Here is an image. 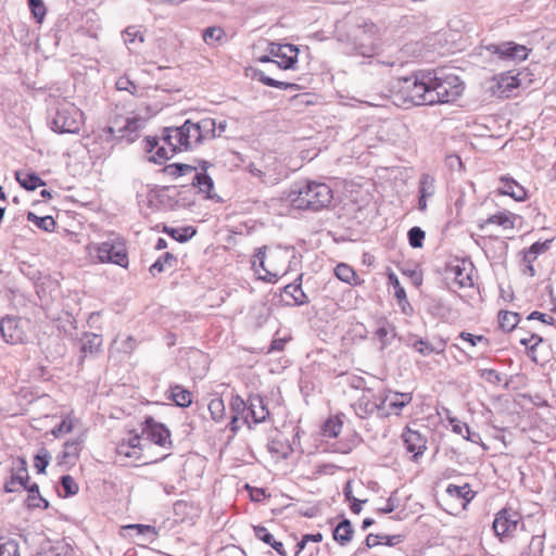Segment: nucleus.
<instances>
[{
  "instance_id": "obj_1",
  "label": "nucleus",
  "mask_w": 556,
  "mask_h": 556,
  "mask_svg": "<svg viewBox=\"0 0 556 556\" xmlns=\"http://www.w3.org/2000/svg\"><path fill=\"white\" fill-rule=\"evenodd\" d=\"M214 138H216V121L214 118L205 117L198 122L186 119L181 126L163 129L160 139L163 146L150 160L162 163L169 160L177 152L194 150Z\"/></svg>"
},
{
  "instance_id": "obj_2",
  "label": "nucleus",
  "mask_w": 556,
  "mask_h": 556,
  "mask_svg": "<svg viewBox=\"0 0 556 556\" xmlns=\"http://www.w3.org/2000/svg\"><path fill=\"white\" fill-rule=\"evenodd\" d=\"M287 200L294 208L317 212L329 207L333 191L324 182H298L288 191Z\"/></svg>"
},
{
  "instance_id": "obj_3",
  "label": "nucleus",
  "mask_w": 556,
  "mask_h": 556,
  "mask_svg": "<svg viewBox=\"0 0 556 556\" xmlns=\"http://www.w3.org/2000/svg\"><path fill=\"white\" fill-rule=\"evenodd\" d=\"M350 37L357 54L371 59L377 52V26L365 18H358L350 29Z\"/></svg>"
},
{
  "instance_id": "obj_4",
  "label": "nucleus",
  "mask_w": 556,
  "mask_h": 556,
  "mask_svg": "<svg viewBox=\"0 0 556 556\" xmlns=\"http://www.w3.org/2000/svg\"><path fill=\"white\" fill-rule=\"evenodd\" d=\"M49 125L58 134H77L83 125V112L73 103L59 102L50 116Z\"/></svg>"
},
{
  "instance_id": "obj_5",
  "label": "nucleus",
  "mask_w": 556,
  "mask_h": 556,
  "mask_svg": "<svg viewBox=\"0 0 556 556\" xmlns=\"http://www.w3.org/2000/svg\"><path fill=\"white\" fill-rule=\"evenodd\" d=\"M431 76L426 74H416L405 77L399 93L403 98L404 103L412 105H431L430 98Z\"/></svg>"
},
{
  "instance_id": "obj_6",
  "label": "nucleus",
  "mask_w": 556,
  "mask_h": 556,
  "mask_svg": "<svg viewBox=\"0 0 556 556\" xmlns=\"http://www.w3.org/2000/svg\"><path fill=\"white\" fill-rule=\"evenodd\" d=\"M464 86L456 75L445 77H431L430 98L431 105L455 101L463 92Z\"/></svg>"
},
{
  "instance_id": "obj_7",
  "label": "nucleus",
  "mask_w": 556,
  "mask_h": 556,
  "mask_svg": "<svg viewBox=\"0 0 556 556\" xmlns=\"http://www.w3.org/2000/svg\"><path fill=\"white\" fill-rule=\"evenodd\" d=\"M100 263H113L121 267L128 266V255L123 240L110 239L92 248Z\"/></svg>"
},
{
  "instance_id": "obj_8",
  "label": "nucleus",
  "mask_w": 556,
  "mask_h": 556,
  "mask_svg": "<svg viewBox=\"0 0 556 556\" xmlns=\"http://www.w3.org/2000/svg\"><path fill=\"white\" fill-rule=\"evenodd\" d=\"M143 124L144 121L139 116L127 117L123 121L115 119L104 131L108 139H126L127 142H134Z\"/></svg>"
},
{
  "instance_id": "obj_9",
  "label": "nucleus",
  "mask_w": 556,
  "mask_h": 556,
  "mask_svg": "<svg viewBox=\"0 0 556 556\" xmlns=\"http://www.w3.org/2000/svg\"><path fill=\"white\" fill-rule=\"evenodd\" d=\"M386 400H382L381 393H375L372 390H365L357 401L353 404L355 414L362 418H368L377 413L381 417V412L384 409Z\"/></svg>"
},
{
  "instance_id": "obj_10",
  "label": "nucleus",
  "mask_w": 556,
  "mask_h": 556,
  "mask_svg": "<svg viewBox=\"0 0 556 556\" xmlns=\"http://www.w3.org/2000/svg\"><path fill=\"white\" fill-rule=\"evenodd\" d=\"M142 435L163 448L169 450L173 447L169 429L165 425L155 421L151 416L144 419Z\"/></svg>"
},
{
  "instance_id": "obj_11",
  "label": "nucleus",
  "mask_w": 556,
  "mask_h": 556,
  "mask_svg": "<svg viewBox=\"0 0 556 556\" xmlns=\"http://www.w3.org/2000/svg\"><path fill=\"white\" fill-rule=\"evenodd\" d=\"M522 526L521 516L511 508H503L496 514L493 521V530L500 538L509 536Z\"/></svg>"
},
{
  "instance_id": "obj_12",
  "label": "nucleus",
  "mask_w": 556,
  "mask_h": 556,
  "mask_svg": "<svg viewBox=\"0 0 556 556\" xmlns=\"http://www.w3.org/2000/svg\"><path fill=\"white\" fill-rule=\"evenodd\" d=\"M267 51L271 59H278L274 60V63L281 70H293L298 62L299 49L294 45L269 42Z\"/></svg>"
},
{
  "instance_id": "obj_13",
  "label": "nucleus",
  "mask_w": 556,
  "mask_h": 556,
  "mask_svg": "<svg viewBox=\"0 0 556 556\" xmlns=\"http://www.w3.org/2000/svg\"><path fill=\"white\" fill-rule=\"evenodd\" d=\"M27 320L15 317H4L0 321V332L3 340L10 344H17L25 342Z\"/></svg>"
},
{
  "instance_id": "obj_14",
  "label": "nucleus",
  "mask_w": 556,
  "mask_h": 556,
  "mask_svg": "<svg viewBox=\"0 0 556 556\" xmlns=\"http://www.w3.org/2000/svg\"><path fill=\"white\" fill-rule=\"evenodd\" d=\"M486 50L492 54H496L500 60L520 62L528 56V49L515 42L491 43L486 46Z\"/></svg>"
},
{
  "instance_id": "obj_15",
  "label": "nucleus",
  "mask_w": 556,
  "mask_h": 556,
  "mask_svg": "<svg viewBox=\"0 0 556 556\" xmlns=\"http://www.w3.org/2000/svg\"><path fill=\"white\" fill-rule=\"evenodd\" d=\"M402 440L406 451L412 454V459L417 462L427 450V439L418 431L406 428L402 433Z\"/></svg>"
},
{
  "instance_id": "obj_16",
  "label": "nucleus",
  "mask_w": 556,
  "mask_h": 556,
  "mask_svg": "<svg viewBox=\"0 0 556 556\" xmlns=\"http://www.w3.org/2000/svg\"><path fill=\"white\" fill-rule=\"evenodd\" d=\"M14 472H12L10 480L4 484V490L8 493L26 490L29 480L27 471V463L24 458H17L14 463Z\"/></svg>"
},
{
  "instance_id": "obj_17",
  "label": "nucleus",
  "mask_w": 556,
  "mask_h": 556,
  "mask_svg": "<svg viewBox=\"0 0 556 556\" xmlns=\"http://www.w3.org/2000/svg\"><path fill=\"white\" fill-rule=\"evenodd\" d=\"M497 192L501 195H508L517 202H522L527 199L526 189L509 176H502L500 178V187L497 188Z\"/></svg>"
},
{
  "instance_id": "obj_18",
  "label": "nucleus",
  "mask_w": 556,
  "mask_h": 556,
  "mask_svg": "<svg viewBox=\"0 0 556 556\" xmlns=\"http://www.w3.org/2000/svg\"><path fill=\"white\" fill-rule=\"evenodd\" d=\"M382 400H386L384 409L381 412V417H388L391 414H399L403 407H405L410 401L412 395L409 393H394L384 394L381 393Z\"/></svg>"
},
{
  "instance_id": "obj_19",
  "label": "nucleus",
  "mask_w": 556,
  "mask_h": 556,
  "mask_svg": "<svg viewBox=\"0 0 556 556\" xmlns=\"http://www.w3.org/2000/svg\"><path fill=\"white\" fill-rule=\"evenodd\" d=\"M294 249L290 247H277L269 251L267 256L268 268L271 271H275V268L278 269V277L282 270L283 264L293 256Z\"/></svg>"
},
{
  "instance_id": "obj_20",
  "label": "nucleus",
  "mask_w": 556,
  "mask_h": 556,
  "mask_svg": "<svg viewBox=\"0 0 556 556\" xmlns=\"http://www.w3.org/2000/svg\"><path fill=\"white\" fill-rule=\"evenodd\" d=\"M248 415L254 424L264 422L269 415V410L261 395H251L249 397Z\"/></svg>"
},
{
  "instance_id": "obj_21",
  "label": "nucleus",
  "mask_w": 556,
  "mask_h": 556,
  "mask_svg": "<svg viewBox=\"0 0 556 556\" xmlns=\"http://www.w3.org/2000/svg\"><path fill=\"white\" fill-rule=\"evenodd\" d=\"M123 39L130 53H140L144 42V34L138 26H128L123 31Z\"/></svg>"
},
{
  "instance_id": "obj_22",
  "label": "nucleus",
  "mask_w": 556,
  "mask_h": 556,
  "mask_svg": "<svg viewBox=\"0 0 556 556\" xmlns=\"http://www.w3.org/2000/svg\"><path fill=\"white\" fill-rule=\"evenodd\" d=\"M517 215L509 211H501L496 214L490 215L486 219L479 224L480 229H484L488 225H497L504 229H513Z\"/></svg>"
},
{
  "instance_id": "obj_23",
  "label": "nucleus",
  "mask_w": 556,
  "mask_h": 556,
  "mask_svg": "<svg viewBox=\"0 0 556 556\" xmlns=\"http://www.w3.org/2000/svg\"><path fill=\"white\" fill-rule=\"evenodd\" d=\"M354 534V529L349 519L341 520L333 529V540L341 546L348 545Z\"/></svg>"
},
{
  "instance_id": "obj_24",
  "label": "nucleus",
  "mask_w": 556,
  "mask_h": 556,
  "mask_svg": "<svg viewBox=\"0 0 556 556\" xmlns=\"http://www.w3.org/2000/svg\"><path fill=\"white\" fill-rule=\"evenodd\" d=\"M266 247L263 245V247H260L256 249L254 255H253V262H252V265L253 267L256 266V263L258 262L260 264V267L265 271V276H263L262 278L268 282H276L277 279H278V269L275 268V271H271L267 266H266V261H267V257H266Z\"/></svg>"
},
{
  "instance_id": "obj_25",
  "label": "nucleus",
  "mask_w": 556,
  "mask_h": 556,
  "mask_svg": "<svg viewBox=\"0 0 556 556\" xmlns=\"http://www.w3.org/2000/svg\"><path fill=\"white\" fill-rule=\"evenodd\" d=\"M83 440L75 439L64 443L63 451L60 454L61 463L68 464L76 460L81 451Z\"/></svg>"
},
{
  "instance_id": "obj_26",
  "label": "nucleus",
  "mask_w": 556,
  "mask_h": 556,
  "mask_svg": "<svg viewBox=\"0 0 556 556\" xmlns=\"http://www.w3.org/2000/svg\"><path fill=\"white\" fill-rule=\"evenodd\" d=\"M254 78H256L258 81H261L262 84H264L265 86H268V87H274V88H278V89H282V90H287V89H290L293 91L300 90V86L298 84L286 83V81H280V80L274 79V78L267 76L261 70L254 71Z\"/></svg>"
},
{
  "instance_id": "obj_27",
  "label": "nucleus",
  "mask_w": 556,
  "mask_h": 556,
  "mask_svg": "<svg viewBox=\"0 0 556 556\" xmlns=\"http://www.w3.org/2000/svg\"><path fill=\"white\" fill-rule=\"evenodd\" d=\"M192 185L198 187L200 192L205 194L206 199H215L216 194L212 193L214 189V181L206 173H195L192 179Z\"/></svg>"
},
{
  "instance_id": "obj_28",
  "label": "nucleus",
  "mask_w": 556,
  "mask_h": 556,
  "mask_svg": "<svg viewBox=\"0 0 556 556\" xmlns=\"http://www.w3.org/2000/svg\"><path fill=\"white\" fill-rule=\"evenodd\" d=\"M254 534L258 540L270 545L279 555L287 556L283 544L279 541H276L273 534H270L265 527H254Z\"/></svg>"
},
{
  "instance_id": "obj_29",
  "label": "nucleus",
  "mask_w": 556,
  "mask_h": 556,
  "mask_svg": "<svg viewBox=\"0 0 556 556\" xmlns=\"http://www.w3.org/2000/svg\"><path fill=\"white\" fill-rule=\"evenodd\" d=\"M16 180L23 188L30 191L46 185L37 174L28 172H16Z\"/></svg>"
},
{
  "instance_id": "obj_30",
  "label": "nucleus",
  "mask_w": 556,
  "mask_h": 556,
  "mask_svg": "<svg viewBox=\"0 0 556 556\" xmlns=\"http://www.w3.org/2000/svg\"><path fill=\"white\" fill-rule=\"evenodd\" d=\"M176 263V256L170 252H166L150 266L149 270L153 276H156L157 274L164 271L166 268L174 267Z\"/></svg>"
},
{
  "instance_id": "obj_31",
  "label": "nucleus",
  "mask_w": 556,
  "mask_h": 556,
  "mask_svg": "<svg viewBox=\"0 0 556 556\" xmlns=\"http://www.w3.org/2000/svg\"><path fill=\"white\" fill-rule=\"evenodd\" d=\"M520 321V315L515 312L501 311L498 313V325L504 331H513Z\"/></svg>"
},
{
  "instance_id": "obj_32",
  "label": "nucleus",
  "mask_w": 556,
  "mask_h": 556,
  "mask_svg": "<svg viewBox=\"0 0 556 556\" xmlns=\"http://www.w3.org/2000/svg\"><path fill=\"white\" fill-rule=\"evenodd\" d=\"M230 412L233 417L243 419L244 424H249L248 405L239 395H232L230 401Z\"/></svg>"
},
{
  "instance_id": "obj_33",
  "label": "nucleus",
  "mask_w": 556,
  "mask_h": 556,
  "mask_svg": "<svg viewBox=\"0 0 556 556\" xmlns=\"http://www.w3.org/2000/svg\"><path fill=\"white\" fill-rule=\"evenodd\" d=\"M375 337L380 341V349L383 350L391 344L395 337L394 327L390 324H382L375 331Z\"/></svg>"
},
{
  "instance_id": "obj_34",
  "label": "nucleus",
  "mask_w": 556,
  "mask_h": 556,
  "mask_svg": "<svg viewBox=\"0 0 556 556\" xmlns=\"http://www.w3.org/2000/svg\"><path fill=\"white\" fill-rule=\"evenodd\" d=\"M299 281L302 280V275L299 276L298 278ZM285 293L287 295H290L293 301H294V304L296 305H303V304H306L308 303V298L307 295L303 292L302 288H301V282L299 283H289L285 287Z\"/></svg>"
},
{
  "instance_id": "obj_35",
  "label": "nucleus",
  "mask_w": 556,
  "mask_h": 556,
  "mask_svg": "<svg viewBox=\"0 0 556 556\" xmlns=\"http://www.w3.org/2000/svg\"><path fill=\"white\" fill-rule=\"evenodd\" d=\"M125 529L136 531V534L138 536H141L147 542L154 541L159 535V532L156 531L155 527L150 525H128L125 527Z\"/></svg>"
},
{
  "instance_id": "obj_36",
  "label": "nucleus",
  "mask_w": 556,
  "mask_h": 556,
  "mask_svg": "<svg viewBox=\"0 0 556 556\" xmlns=\"http://www.w3.org/2000/svg\"><path fill=\"white\" fill-rule=\"evenodd\" d=\"M28 491V506L34 508H48L49 502L39 494V486L37 483H33L26 488Z\"/></svg>"
},
{
  "instance_id": "obj_37",
  "label": "nucleus",
  "mask_w": 556,
  "mask_h": 556,
  "mask_svg": "<svg viewBox=\"0 0 556 556\" xmlns=\"http://www.w3.org/2000/svg\"><path fill=\"white\" fill-rule=\"evenodd\" d=\"M225 36V30L219 26L207 27L202 33L203 41L208 46H216Z\"/></svg>"
},
{
  "instance_id": "obj_38",
  "label": "nucleus",
  "mask_w": 556,
  "mask_h": 556,
  "mask_svg": "<svg viewBox=\"0 0 556 556\" xmlns=\"http://www.w3.org/2000/svg\"><path fill=\"white\" fill-rule=\"evenodd\" d=\"M173 401L180 407H188L192 403V394L181 386L170 388Z\"/></svg>"
},
{
  "instance_id": "obj_39",
  "label": "nucleus",
  "mask_w": 556,
  "mask_h": 556,
  "mask_svg": "<svg viewBox=\"0 0 556 556\" xmlns=\"http://www.w3.org/2000/svg\"><path fill=\"white\" fill-rule=\"evenodd\" d=\"M446 493L452 497L462 498L465 502H470L475 495L469 484L467 483L464 485L448 484L446 488Z\"/></svg>"
},
{
  "instance_id": "obj_40",
  "label": "nucleus",
  "mask_w": 556,
  "mask_h": 556,
  "mask_svg": "<svg viewBox=\"0 0 556 556\" xmlns=\"http://www.w3.org/2000/svg\"><path fill=\"white\" fill-rule=\"evenodd\" d=\"M334 275L338 279L349 285L356 283V273L355 270L345 263H340L334 268Z\"/></svg>"
},
{
  "instance_id": "obj_41",
  "label": "nucleus",
  "mask_w": 556,
  "mask_h": 556,
  "mask_svg": "<svg viewBox=\"0 0 556 556\" xmlns=\"http://www.w3.org/2000/svg\"><path fill=\"white\" fill-rule=\"evenodd\" d=\"M163 231L169 235L176 241L181 243L188 241L195 235V229L192 227L170 228L165 226Z\"/></svg>"
},
{
  "instance_id": "obj_42",
  "label": "nucleus",
  "mask_w": 556,
  "mask_h": 556,
  "mask_svg": "<svg viewBox=\"0 0 556 556\" xmlns=\"http://www.w3.org/2000/svg\"><path fill=\"white\" fill-rule=\"evenodd\" d=\"M434 181V177L430 174H422L418 185L419 195L431 198L435 192Z\"/></svg>"
},
{
  "instance_id": "obj_43",
  "label": "nucleus",
  "mask_w": 556,
  "mask_h": 556,
  "mask_svg": "<svg viewBox=\"0 0 556 556\" xmlns=\"http://www.w3.org/2000/svg\"><path fill=\"white\" fill-rule=\"evenodd\" d=\"M27 219L34 223L38 228L48 232L53 231L55 227V222L50 215L39 217L35 213L28 212Z\"/></svg>"
},
{
  "instance_id": "obj_44",
  "label": "nucleus",
  "mask_w": 556,
  "mask_h": 556,
  "mask_svg": "<svg viewBox=\"0 0 556 556\" xmlns=\"http://www.w3.org/2000/svg\"><path fill=\"white\" fill-rule=\"evenodd\" d=\"M343 422L340 418H329L323 426V435L327 439H333L341 432Z\"/></svg>"
},
{
  "instance_id": "obj_45",
  "label": "nucleus",
  "mask_w": 556,
  "mask_h": 556,
  "mask_svg": "<svg viewBox=\"0 0 556 556\" xmlns=\"http://www.w3.org/2000/svg\"><path fill=\"white\" fill-rule=\"evenodd\" d=\"M195 167L184 163H173L165 166L164 172L173 177H181L195 172Z\"/></svg>"
},
{
  "instance_id": "obj_46",
  "label": "nucleus",
  "mask_w": 556,
  "mask_h": 556,
  "mask_svg": "<svg viewBox=\"0 0 556 556\" xmlns=\"http://www.w3.org/2000/svg\"><path fill=\"white\" fill-rule=\"evenodd\" d=\"M448 271L454 275V280L459 287L465 288L472 286L471 277L466 274L465 268L459 265L451 266Z\"/></svg>"
},
{
  "instance_id": "obj_47",
  "label": "nucleus",
  "mask_w": 556,
  "mask_h": 556,
  "mask_svg": "<svg viewBox=\"0 0 556 556\" xmlns=\"http://www.w3.org/2000/svg\"><path fill=\"white\" fill-rule=\"evenodd\" d=\"M211 417L215 421H220L225 417V403L222 397H214L208 403Z\"/></svg>"
},
{
  "instance_id": "obj_48",
  "label": "nucleus",
  "mask_w": 556,
  "mask_h": 556,
  "mask_svg": "<svg viewBox=\"0 0 556 556\" xmlns=\"http://www.w3.org/2000/svg\"><path fill=\"white\" fill-rule=\"evenodd\" d=\"M102 344V338L96 333H88L85 337V341L81 346L84 353H96L99 351Z\"/></svg>"
},
{
  "instance_id": "obj_49",
  "label": "nucleus",
  "mask_w": 556,
  "mask_h": 556,
  "mask_svg": "<svg viewBox=\"0 0 556 556\" xmlns=\"http://www.w3.org/2000/svg\"><path fill=\"white\" fill-rule=\"evenodd\" d=\"M544 542L541 536H532L527 549L520 556H543Z\"/></svg>"
},
{
  "instance_id": "obj_50",
  "label": "nucleus",
  "mask_w": 556,
  "mask_h": 556,
  "mask_svg": "<svg viewBox=\"0 0 556 556\" xmlns=\"http://www.w3.org/2000/svg\"><path fill=\"white\" fill-rule=\"evenodd\" d=\"M409 245L414 249L422 248L426 237L425 231L420 227H413L407 232Z\"/></svg>"
},
{
  "instance_id": "obj_51",
  "label": "nucleus",
  "mask_w": 556,
  "mask_h": 556,
  "mask_svg": "<svg viewBox=\"0 0 556 556\" xmlns=\"http://www.w3.org/2000/svg\"><path fill=\"white\" fill-rule=\"evenodd\" d=\"M390 283L392 285L394 289V296L397 300L399 304L405 303L409 308L410 304L407 301L405 289L400 283L397 277L394 274L389 275Z\"/></svg>"
},
{
  "instance_id": "obj_52",
  "label": "nucleus",
  "mask_w": 556,
  "mask_h": 556,
  "mask_svg": "<svg viewBox=\"0 0 556 556\" xmlns=\"http://www.w3.org/2000/svg\"><path fill=\"white\" fill-rule=\"evenodd\" d=\"M28 7L35 20L41 23L46 16L47 8L43 0H27Z\"/></svg>"
},
{
  "instance_id": "obj_53",
  "label": "nucleus",
  "mask_w": 556,
  "mask_h": 556,
  "mask_svg": "<svg viewBox=\"0 0 556 556\" xmlns=\"http://www.w3.org/2000/svg\"><path fill=\"white\" fill-rule=\"evenodd\" d=\"M249 170L253 176L260 178L264 184L274 185L279 180L278 177H275L274 175H270L267 172L258 168L255 164H250Z\"/></svg>"
},
{
  "instance_id": "obj_54",
  "label": "nucleus",
  "mask_w": 556,
  "mask_h": 556,
  "mask_svg": "<svg viewBox=\"0 0 556 556\" xmlns=\"http://www.w3.org/2000/svg\"><path fill=\"white\" fill-rule=\"evenodd\" d=\"M61 485L65 492L64 496H73L78 492V484L70 475L61 478Z\"/></svg>"
},
{
  "instance_id": "obj_55",
  "label": "nucleus",
  "mask_w": 556,
  "mask_h": 556,
  "mask_svg": "<svg viewBox=\"0 0 556 556\" xmlns=\"http://www.w3.org/2000/svg\"><path fill=\"white\" fill-rule=\"evenodd\" d=\"M73 420L71 418H65L60 425L53 428L52 434L55 438H59L63 434L70 433L73 430Z\"/></svg>"
},
{
  "instance_id": "obj_56",
  "label": "nucleus",
  "mask_w": 556,
  "mask_h": 556,
  "mask_svg": "<svg viewBox=\"0 0 556 556\" xmlns=\"http://www.w3.org/2000/svg\"><path fill=\"white\" fill-rule=\"evenodd\" d=\"M459 338L464 341L469 342L472 346L479 343H483L485 346L489 345V339L483 336H476L466 331L460 332Z\"/></svg>"
},
{
  "instance_id": "obj_57",
  "label": "nucleus",
  "mask_w": 556,
  "mask_h": 556,
  "mask_svg": "<svg viewBox=\"0 0 556 556\" xmlns=\"http://www.w3.org/2000/svg\"><path fill=\"white\" fill-rule=\"evenodd\" d=\"M0 556H20L16 542L9 540L8 542L0 544Z\"/></svg>"
},
{
  "instance_id": "obj_58",
  "label": "nucleus",
  "mask_w": 556,
  "mask_h": 556,
  "mask_svg": "<svg viewBox=\"0 0 556 556\" xmlns=\"http://www.w3.org/2000/svg\"><path fill=\"white\" fill-rule=\"evenodd\" d=\"M430 346H432V343H430L427 340H424L421 338L416 339L412 343V348L422 356H428L431 354Z\"/></svg>"
},
{
  "instance_id": "obj_59",
  "label": "nucleus",
  "mask_w": 556,
  "mask_h": 556,
  "mask_svg": "<svg viewBox=\"0 0 556 556\" xmlns=\"http://www.w3.org/2000/svg\"><path fill=\"white\" fill-rule=\"evenodd\" d=\"M116 88L121 91H128L131 94L137 92V86L128 77H119L116 81Z\"/></svg>"
},
{
  "instance_id": "obj_60",
  "label": "nucleus",
  "mask_w": 556,
  "mask_h": 556,
  "mask_svg": "<svg viewBox=\"0 0 556 556\" xmlns=\"http://www.w3.org/2000/svg\"><path fill=\"white\" fill-rule=\"evenodd\" d=\"M50 455L47 451L43 454H37L35 456V467L39 473L45 472L47 466L49 465Z\"/></svg>"
},
{
  "instance_id": "obj_61",
  "label": "nucleus",
  "mask_w": 556,
  "mask_h": 556,
  "mask_svg": "<svg viewBox=\"0 0 556 556\" xmlns=\"http://www.w3.org/2000/svg\"><path fill=\"white\" fill-rule=\"evenodd\" d=\"M527 319L540 320L546 325H554V323H555V319L551 315L541 313L539 311H534V312L530 313L529 316L527 317Z\"/></svg>"
},
{
  "instance_id": "obj_62",
  "label": "nucleus",
  "mask_w": 556,
  "mask_h": 556,
  "mask_svg": "<svg viewBox=\"0 0 556 556\" xmlns=\"http://www.w3.org/2000/svg\"><path fill=\"white\" fill-rule=\"evenodd\" d=\"M381 534H368L365 540V547H358L357 552L363 553L366 551V548H371L377 545H380L382 541L380 540Z\"/></svg>"
},
{
  "instance_id": "obj_63",
  "label": "nucleus",
  "mask_w": 556,
  "mask_h": 556,
  "mask_svg": "<svg viewBox=\"0 0 556 556\" xmlns=\"http://www.w3.org/2000/svg\"><path fill=\"white\" fill-rule=\"evenodd\" d=\"M453 426V431L457 434L463 435L464 438H467L468 440L472 441V439L469 438V427L467 424L460 422L458 420H451Z\"/></svg>"
},
{
  "instance_id": "obj_64",
  "label": "nucleus",
  "mask_w": 556,
  "mask_h": 556,
  "mask_svg": "<svg viewBox=\"0 0 556 556\" xmlns=\"http://www.w3.org/2000/svg\"><path fill=\"white\" fill-rule=\"evenodd\" d=\"M222 556H245V553L239 547L231 545L223 549Z\"/></svg>"
}]
</instances>
